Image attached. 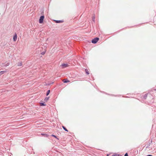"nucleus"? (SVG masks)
I'll use <instances>...</instances> for the list:
<instances>
[{
  "label": "nucleus",
  "mask_w": 156,
  "mask_h": 156,
  "mask_svg": "<svg viewBox=\"0 0 156 156\" xmlns=\"http://www.w3.org/2000/svg\"><path fill=\"white\" fill-rule=\"evenodd\" d=\"M5 72H6L5 71H1L0 72V76L4 74L5 73Z\"/></svg>",
  "instance_id": "obj_6"
},
{
  "label": "nucleus",
  "mask_w": 156,
  "mask_h": 156,
  "mask_svg": "<svg viewBox=\"0 0 156 156\" xmlns=\"http://www.w3.org/2000/svg\"><path fill=\"white\" fill-rule=\"evenodd\" d=\"M49 98V97L46 98L44 99V101H47L48 100Z\"/></svg>",
  "instance_id": "obj_11"
},
{
  "label": "nucleus",
  "mask_w": 156,
  "mask_h": 156,
  "mask_svg": "<svg viewBox=\"0 0 156 156\" xmlns=\"http://www.w3.org/2000/svg\"><path fill=\"white\" fill-rule=\"evenodd\" d=\"M44 17V16H42L40 17L39 20V23H43Z\"/></svg>",
  "instance_id": "obj_1"
},
{
  "label": "nucleus",
  "mask_w": 156,
  "mask_h": 156,
  "mask_svg": "<svg viewBox=\"0 0 156 156\" xmlns=\"http://www.w3.org/2000/svg\"><path fill=\"white\" fill-rule=\"evenodd\" d=\"M50 90H48V91L47 93V94H46V95L47 96H48L49 94L50 93Z\"/></svg>",
  "instance_id": "obj_12"
},
{
  "label": "nucleus",
  "mask_w": 156,
  "mask_h": 156,
  "mask_svg": "<svg viewBox=\"0 0 156 156\" xmlns=\"http://www.w3.org/2000/svg\"><path fill=\"white\" fill-rule=\"evenodd\" d=\"M41 135H43V136H46V137H47L48 136V135L47 134H45L41 133Z\"/></svg>",
  "instance_id": "obj_10"
},
{
  "label": "nucleus",
  "mask_w": 156,
  "mask_h": 156,
  "mask_svg": "<svg viewBox=\"0 0 156 156\" xmlns=\"http://www.w3.org/2000/svg\"><path fill=\"white\" fill-rule=\"evenodd\" d=\"M62 81L64 83H68V82H70V81L69 80H68L67 79H64L63 80H62Z\"/></svg>",
  "instance_id": "obj_4"
},
{
  "label": "nucleus",
  "mask_w": 156,
  "mask_h": 156,
  "mask_svg": "<svg viewBox=\"0 0 156 156\" xmlns=\"http://www.w3.org/2000/svg\"><path fill=\"white\" fill-rule=\"evenodd\" d=\"M13 41H16L17 39V35L16 34V33L14 35L13 37Z\"/></svg>",
  "instance_id": "obj_5"
},
{
  "label": "nucleus",
  "mask_w": 156,
  "mask_h": 156,
  "mask_svg": "<svg viewBox=\"0 0 156 156\" xmlns=\"http://www.w3.org/2000/svg\"><path fill=\"white\" fill-rule=\"evenodd\" d=\"M124 156H128V154L127 153H126L125 154V155Z\"/></svg>",
  "instance_id": "obj_16"
},
{
  "label": "nucleus",
  "mask_w": 156,
  "mask_h": 156,
  "mask_svg": "<svg viewBox=\"0 0 156 156\" xmlns=\"http://www.w3.org/2000/svg\"><path fill=\"white\" fill-rule=\"evenodd\" d=\"M61 66H62V68H65V67L68 66L69 65L68 64H63Z\"/></svg>",
  "instance_id": "obj_3"
},
{
  "label": "nucleus",
  "mask_w": 156,
  "mask_h": 156,
  "mask_svg": "<svg viewBox=\"0 0 156 156\" xmlns=\"http://www.w3.org/2000/svg\"><path fill=\"white\" fill-rule=\"evenodd\" d=\"M57 23H59L60 22V20H56L55 21Z\"/></svg>",
  "instance_id": "obj_14"
},
{
  "label": "nucleus",
  "mask_w": 156,
  "mask_h": 156,
  "mask_svg": "<svg viewBox=\"0 0 156 156\" xmlns=\"http://www.w3.org/2000/svg\"><path fill=\"white\" fill-rule=\"evenodd\" d=\"M41 106H45V104H44V103H41Z\"/></svg>",
  "instance_id": "obj_15"
},
{
  "label": "nucleus",
  "mask_w": 156,
  "mask_h": 156,
  "mask_svg": "<svg viewBox=\"0 0 156 156\" xmlns=\"http://www.w3.org/2000/svg\"><path fill=\"white\" fill-rule=\"evenodd\" d=\"M147 156H152V155H148Z\"/></svg>",
  "instance_id": "obj_18"
},
{
  "label": "nucleus",
  "mask_w": 156,
  "mask_h": 156,
  "mask_svg": "<svg viewBox=\"0 0 156 156\" xmlns=\"http://www.w3.org/2000/svg\"><path fill=\"white\" fill-rule=\"evenodd\" d=\"M51 136H53V137H55V138H56V139H58V138H57V137L56 136H55V135H51Z\"/></svg>",
  "instance_id": "obj_13"
},
{
  "label": "nucleus",
  "mask_w": 156,
  "mask_h": 156,
  "mask_svg": "<svg viewBox=\"0 0 156 156\" xmlns=\"http://www.w3.org/2000/svg\"><path fill=\"white\" fill-rule=\"evenodd\" d=\"M99 38L98 37L95 38L94 39L92 40V43L94 44L96 43L99 40Z\"/></svg>",
  "instance_id": "obj_2"
},
{
  "label": "nucleus",
  "mask_w": 156,
  "mask_h": 156,
  "mask_svg": "<svg viewBox=\"0 0 156 156\" xmlns=\"http://www.w3.org/2000/svg\"><path fill=\"white\" fill-rule=\"evenodd\" d=\"M22 64L21 62H20V63H18V66H22Z\"/></svg>",
  "instance_id": "obj_8"
},
{
  "label": "nucleus",
  "mask_w": 156,
  "mask_h": 156,
  "mask_svg": "<svg viewBox=\"0 0 156 156\" xmlns=\"http://www.w3.org/2000/svg\"><path fill=\"white\" fill-rule=\"evenodd\" d=\"M62 127L66 131L68 132V130L63 126H62Z\"/></svg>",
  "instance_id": "obj_7"
},
{
  "label": "nucleus",
  "mask_w": 156,
  "mask_h": 156,
  "mask_svg": "<svg viewBox=\"0 0 156 156\" xmlns=\"http://www.w3.org/2000/svg\"><path fill=\"white\" fill-rule=\"evenodd\" d=\"M93 21H94V17L93 18Z\"/></svg>",
  "instance_id": "obj_17"
},
{
  "label": "nucleus",
  "mask_w": 156,
  "mask_h": 156,
  "mask_svg": "<svg viewBox=\"0 0 156 156\" xmlns=\"http://www.w3.org/2000/svg\"><path fill=\"white\" fill-rule=\"evenodd\" d=\"M85 72H86V73L87 74H89V71H88V70H87V69H85Z\"/></svg>",
  "instance_id": "obj_9"
}]
</instances>
